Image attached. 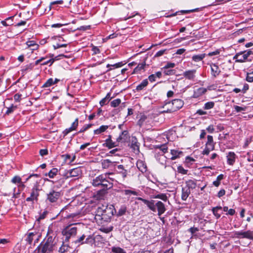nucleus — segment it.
<instances>
[{
    "instance_id": "de8ad7c7",
    "label": "nucleus",
    "mask_w": 253,
    "mask_h": 253,
    "mask_svg": "<svg viewBox=\"0 0 253 253\" xmlns=\"http://www.w3.org/2000/svg\"><path fill=\"white\" fill-rule=\"evenodd\" d=\"M214 149V146L210 147L208 146H206L204 149V150L203 151L202 154L203 155H208L209 154L211 151H212Z\"/></svg>"
},
{
    "instance_id": "dca6fc26",
    "label": "nucleus",
    "mask_w": 253,
    "mask_h": 253,
    "mask_svg": "<svg viewBox=\"0 0 253 253\" xmlns=\"http://www.w3.org/2000/svg\"><path fill=\"white\" fill-rule=\"evenodd\" d=\"M107 207L104 206H102V207H98L97 210V214L95 217V219L96 221L103 219V218L100 215V214H101L102 215H106L107 212Z\"/></svg>"
},
{
    "instance_id": "c756f323",
    "label": "nucleus",
    "mask_w": 253,
    "mask_h": 253,
    "mask_svg": "<svg viewBox=\"0 0 253 253\" xmlns=\"http://www.w3.org/2000/svg\"><path fill=\"white\" fill-rule=\"evenodd\" d=\"M148 84V79L143 80L142 82L136 86L135 90L137 91H140L143 90L145 87H146Z\"/></svg>"
},
{
    "instance_id": "f257e3e1",
    "label": "nucleus",
    "mask_w": 253,
    "mask_h": 253,
    "mask_svg": "<svg viewBox=\"0 0 253 253\" xmlns=\"http://www.w3.org/2000/svg\"><path fill=\"white\" fill-rule=\"evenodd\" d=\"M138 200H141L152 211L154 212L157 211L158 215L162 221H167V217H161L162 214H163L166 210L165 205L163 202L154 200H148L142 198H139Z\"/></svg>"
},
{
    "instance_id": "680f3d73",
    "label": "nucleus",
    "mask_w": 253,
    "mask_h": 253,
    "mask_svg": "<svg viewBox=\"0 0 253 253\" xmlns=\"http://www.w3.org/2000/svg\"><path fill=\"white\" fill-rule=\"evenodd\" d=\"M198 8L190 9V10H181L179 11V13L184 14H188L190 13L193 12L197 11H198Z\"/></svg>"
},
{
    "instance_id": "774afa93",
    "label": "nucleus",
    "mask_w": 253,
    "mask_h": 253,
    "mask_svg": "<svg viewBox=\"0 0 253 253\" xmlns=\"http://www.w3.org/2000/svg\"><path fill=\"white\" fill-rule=\"evenodd\" d=\"M175 66V64L174 63L172 62H168L167 63L166 65L163 68V69H169V68H172L174 67Z\"/></svg>"
},
{
    "instance_id": "09e8293b",
    "label": "nucleus",
    "mask_w": 253,
    "mask_h": 253,
    "mask_svg": "<svg viewBox=\"0 0 253 253\" xmlns=\"http://www.w3.org/2000/svg\"><path fill=\"white\" fill-rule=\"evenodd\" d=\"M34 68V64L33 63H30L29 64L26 65L24 66V67L22 69V71L23 72H26L29 70H32Z\"/></svg>"
},
{
    "instance_id": "a19ab883",
    "label": "nucleus",
    "mask_w": 253,
    "mask_h": 253,
    "mask_svg": "<svg viewBox=\"0 0 253 253\" xmlns=\"http://www.w3.org/2000/svg\"><path fill=\"white\" fill-rule=\"evenodd\" d=\"M155 199H160L164 202H167L168 200V198L166 194L161 193L155 195L154 197Z\"/></svg>"
},
{
    "instance_id": "f3484780",
    "label": "nucleus",
    "mask_w": 253,
    "mask_h": 253,
    "mask_svg": "<svg viewBox=\"0 0 253 253\" xmlns=\"http://www.w3.org/2000/svg\"><path fill=\"white\" fill-rule=\"evenodd\" d=\"M113 166H114L115 169L117 172L122 174L123 178H125L126 176L127 172V170L124 169L123 165H117L116 164H114Z\"/></svg>"
},
{
    "instance_id": "37998d69",
    "label": "nucleus",
    "mask_w": 253,
    "mask_h": 253,
    "mask_svg": "<svg viewBox=\"0 0 253 253\" xmlns=\"http://www.w3.org/2000/svg\"><path fill=\"white\" fill-rule=\"evenodd\" d=\"M121 151V149L119 148H115L114 149L109 152V153H106L105 156H111L112 155H114L115 156H119L120 154L118 153L119 152Z\"/></svg>"
},
{
    "instance_id": "f03ea898",
    "label": "nucleus",
    "mask_w": 253,
    "mask_h": 253,
    "mask_svg": "<svg viewBox=\"0 0 253 253\" xmlns=\"http://www.w3.org/2000/svg\"><path fill=\"white\" fill-rule=\"evenodd\" d=\"M49 229L47 232V236L45 239V243L43 245L38 247L39 253H51L57 249L58 239L54 234L49 235Z\"/></svg>"
},
{
    "instance_id": "39448f33",
    "label": "nucleus",
    "mask_w": 253,
    "mask_h": 253,
    "mask_svg": "<svg viewBox=\"0 0 253 253\" xmlns=\"http://www.w3.org/2000/svg\"><path fill=\"white\" fill-rule=\"evenodd\" d=\"M40 191L39 185L38 183H36L32 189L30 196L27 198L26 201L27 202H32V203L34 201H37L39 196Z\"/></svg>"
},
{
    "instance_id": "aec40b11",
    "label": "nucleus",
    "mask_w": 253,
    "mask_h": 253,
    "mask_svg": "<svg viewBox=\"0 0 253 253\" xmlns=\"http://www.w3.org/2000/svg\"><path fill=\"white\" fill-rule=\"evenodd\" d=\"M170 154L171 157L169 158L171 160H174L183 155V153L181 151L172 149L170 150Z\"/></svg>"
},
{
    "instance_id": "5701e85b",
    "label": "nucleus",
    "mask_w": 253,
    "mask_h": 253,
    "mask_svg": "<svg viewBox=\"0 0 253 253\" xmlns=\"http://www.w3.org/2000/svg\"><path fill=\"white\" fill-rule=\"evenodd\" d=\"M196 181H197V180L195 179L188 180V181H186L185 186L186 187H187V188H188L190 190L194 189L196 188V187L197 186Z\"/></svg>"
},
{
    "instance_id": "a18cd8bd",
    "label": "nucleus",
    "mask_w": 253,
    "mask_h": 253,
    "mask_svg": "<svg viewBox=\"0 0 253 253\" xmlns=\"http://www.w3.org/2000/svg\"><path fill=\"white\" fill-rule=\"evenodd\" d=\"M214 106V102L213 101H209L206 102L203 107L205 110H209L213 108Z\"/></svg>"
},
{
    "instance_id": "7ed1b4c3",
    "label": "nucleus",
    "mask_w": 253,
    "mask_h": 253,
    "mask_svg": "<svg viewBox=\"0 0 253 253\" xmlns=\"http://www.w3.org/2000/svg\"><path fill=\"white\" fill-rule=\"evenodd\" d=\"M113 179L108 174H100L93 179L92 184L94 187H100L102 190H107L113 187Z\"/></svg>"
},
{
    "instance_id": "2f4dec72",
    "label": "nucleus",
    "mask_w": 253,
    "mask_h": 253,
    "mask_svg": "<svg viewBox=\"0 0 253 253\" xmlns=\"http://www.w3.org/2000/svg\"><path fill=\"white\" fill-rule=\"evenodd\" d=\"M109 126L106 125H102L101 126L98 128L94 130V134L95 135L99 134L102 132H105L108 128Z\"/></svg>"
},
{
    "instance_id": "f704fd0d",
    "label": "nucleus",
    "mask_w": 253,
    "mask_h": 253,
    "mask_svg": "<svg viewBox=\"0 0 253 253\" xmlns=\"http://www.w3.org/2000/svg\"><path fill=\"white\" fill-rule=\"evenodd\" d=\"M224 175L223 174L218 175L215 181H213L212 184L215 187H218L220 184V181L223 179Z\"/></svg>"
},
{
    "instance_id": "4d7b16f0",
    "label": "nucleus",
    "mask_w": 253,
    "mask_h": 253,
    "mask_svg": "<svg viewBox=\"0 0 253 253\" xmlns=\"http://www.w3.org/2000/svg\"><path fill=\"white\" fill-rule=\"evenodd\" d=\"M12 183H19L21 182V178L17 175L14 176L11 180Z\"/></svg>"
},
{
    "instance_id": "412c9836",
    "label": "nucleus",
    "mask_w": 253,
    "mask_h": 253,
    "mask_svg": "<svg viewBox=\"0 0 253 253\" xmlns=\"http://www.w3.org/2000/svg\"><path fill=\"white\" fill-rule=\"evenodd\" d=\"M207 91V88L204 87H199L194 91L192 97L194 98H197L199 96L205 94Z\"/></svg>"
},
{
    "instance_id": "3c124183",
    "label": "nucleus",
    "mask_w": 253,
    "mask_h": 253,
    "mask_svg": "<svg viewBox=\"0 0 253 253\" xmlns=\"http://www.w3.org/2000/svg\"><path fill=\"white\" fill-rule=\"evenodd\" d=\"M16 109H17V106L12 104L9 107L7 108L5 114L9 115L10 114L12 113Z\"/></svg>"
},
{
    "instance_id": "393cba45",
    "label": "nucleus",
    "mask_w": 253,
    "mask_h": 253,
    "mask_svg": "<svg viewBox=\"0 0 253 253\" xmlns=\"http://www.w3.org/2000/svg\"><path fill=\"white\" fill-rule=\"evenodd\" d=\"M99 226L100 227L98 228V229L101 231L106 233H108L111 232L113 229V226L112 225L108 226L105 224H102L101 225H99Z\"/></svg>"
},
{
    "instance_id": "cd10ccee",
    "label": "nucleus",
    "mask_w": 253,
    "mask_h": 253,
    "mask_svg": "<svg viewBox=\"0 0 253 253\" xmlns=\"http://www.w3.org/2000/svg\"><path fill=\"white\" fill-rule=\"evenodd\" d=\"M146 59L141 63L138 64V65L134 69L133 73L137 74L139 73L142 70L144 69L146 66Z\"/></svg>"
},
{
    "instance_id": "864d4df0",
    "label": "nucleus",
    "mask_w": 253,
    "mask_h": 253,
    "mask_svg": "<svg viewBox=\"0 0 253 253\" xmlns=\"http://www.w3.org/2000/svg\"><path fill=\"white\" fill-rule=\"evenodd\" d=\"M79 125V119L76 118L74 122L72 124L71 126L70 127L72 130H75L77 129Z\"/></svg>"
},
{
    "instance_id": "8fccbe9b",
    "label": "nucleus",
    "mask_w": 253,
    "mask_h": 253,
    "mask_svg": "<svg viewBox=\"0 0 253 253\" xmlns=\"http://www.w3.org/2000/svg\"><path fill=\"white\" fill-rule=\"evenodd\" d=\"M111 251L113 253H126L124 249L120 247H113Z\"/></svg>"
},
{
    "instance_id": "5fc2aeb1",
    "label": "nucleus",
    "mask_w": 253,
    "mask_h": 253,
    "mask_svg": "<svg viewBox=\"0 0 253 253\" xmlns=\"http://www.w3.org/2000/svg\"><path fill=\"white\" fill-rule=\"evenodd\" d=\"M168 147L167 146V143L163 144L161 145V148L159 150L161 151L162 154H164L168 152Z\"/></svg>"
},
{
    "instance_id": "9d476101",
    "label": "nucleus",
    "mask_w": 253,
    "mask_h": 253,
    "mask_svg": "<svg viewBox=\"0 0 253 253\" xmlns=\"http://www.w3.org/2000/svg\"><path fill=\"white\" fill-rule=\"evenodd\" d=\"M47 218L48 220H52L55 219V216H52V213L47 211H44L42 213L40 214L39 217L36 221H40L41 220H43Z\"/></svg>"
},
{
    "instance_id": "7c9ffc66",
    "label": "nucleus",
    "mask_w": 253,
    "mask_h": 253,
    "mask_svg": "<svg viewBox=\"0 0 253 253\" xmlns=\"http://www.w3.org/2000/svg\"><path fill=\"white\" fill-rule=\"evenodd\" d=\"M58 172V170L57 168H53L48 172L45 173L44 175L47 176L50 178H53L57 175Z\"/></svg>"
},
{
    "instance_id": "0eeeda50",
    "label": "nucleus",
    "mask_w": 253,
    "mask_h": 253,
    "mask_svg": "<svg viewBox=\"0 0 253 253\" xmlns=\"http://www.w3.org/2000/svg\"><path fill=\"white\" fill-rule=\"evenodd\" d=\"M46 201H48L49 202L53 203H55L59 199L61 193L60 192L56 191L54 190H51L49 193L46 195Z\"/></svg>"
},
{
    "instance_id": "e2e57ef3",
    "label": "nucleus",
    "mask_w": 253,
    "mask_h": 253,
    "mask_svg": "<svg viewBox=\"0 0 253 253\" xmlns=\"http://www.w3.org/2000/svg\"><path fill=\"white\" fill-rule=\"evenodd\" d=\"M16 188H14L13 189L14 193L13 194L12 198H14V199L18 198L19 197V195L20 194V193H21L20 189H18L17 192H16Z\"/></svg>"
},
{
    "instance_id": "c85d7f7f",
    "label": "nucleus",
    "mask_w": 253,
    "mask_h": 253,
    "mask_svg": "<svg viewBox=\"0 0 253 253\" xmlns=\"http://www.w3.org/2000/svg\"><path fill=\"white\" fill-rule=\"evenodd\" d=\"M104 240L102 236L97 235L93 237V243L95 246H99L104 243Z\"/></svg>"
},
{
    "instance_id": "ea45409f",
    "label": "nucleus",
    "mask_w": 253,
    "mask_h": 253,
    "mask_svg": "<svg viewBox=\"0 0 253 253\" xmlns=\"http://www.w3.org/2000/svg\"><path fill=\"white\" fill-rule=\"evenodd\" d=\"M167 159V157L165 156L163 154H160L159 156H158L157 157V161L162 165L166 164Z\"/></svg>"
},
{
    "instance_id": "69168bd1",
    "label": "nucleus",
    "mask_w": 253,
    "mask_h": 253,
    "mask_svg": "<svg viewBox=\"0 0 253 253\" xmlns=\"http://www.w3.org/2000/svg\"><path fill=\"white\" fill-rule=\"evenodd\" d=\"M67 46V43H63V44H60L59 43H57L56 44L53 45V48L54 49H57L58 48H61V47H65Z\"/></svg>"
},
{
    "instance_id": "4c0bfd02",
    "label": "nucleus",
    "mask_w": 253,
    "mask_h": 253,
    "mask_svg": "<svg viewBox=\"0 0 253 253\" xmlns=\"http://www.w3.org/2000/svg\"><path fill=\"white\" fill-rule=\"evenodd\" d=\"M121 192L122 193H124L125 195H134V196H137L138 195V193L135 191V190H127V189H125V190H121Z\"/></svg>"
},
{
    "instance_id": "58836bf2",
    "label": "nucleus",
    "mask_w": 253,
    "mask_h": 253,
    "mask_svg": "<svg viewBox=\"0 0 253 253\" xmlns=\"http://www.w3.org/2000/svg\"><path fill=\"white\" fill-rule=\"evenodd\" d=\"M93 125L92 124H86L84 125L81 129L80 130L77 132L76 134L81 133L85 132L87 129L91 127Z\"/></svg>"
},
{
    "instance_id": "338daca9",
    "label": "nucleus",
    "mask_w": 253,
    "mask_h": 253,
    "mask_svg": "<svg viewBox=\"0 0 253 253\" xmlns=\"http://www.w3.org/2000/svg\"><path fill=\"white\" fill-rule=\"evenodd\" d=\"M91 50L93 51V55L99 54L101 52L100 50L97 46H95L94 45L92 47Z\"/></svg>"
},
{
    "instance_id": "a211bd4d",
    "label": "nucleus",
    "mask_w": 253,
    "mask_h": 253,
    "mask_svg": "<svg viewBox=\"0 0 253 253\" xmlns=\"http://www.w3.org/2000/svg\"><path fill=\"white\" fill-rule=\"evenodd\" d=\"M127 209V208L126 205H122L120 206L118 211L115 209H114V211L116 216L119 217L125 215L126 212L129 213Z\"/></svg>"
},
{
    "instance_id": "e433bc0d",
    "label": "nucleus",
    "mask_w": 253,
    "mask_h": 253,
    "mask_svg": "<svg viewBox=\"0 0 253 253\" xmlns=\"http://www.w3.org/2000/svg\"><path fill=\"white\" fill-rule=\"evenodd\" d=\"M37 234V232H30L27 234V237L26 239V241L31 245L33 241L34 236Z\"/></svg>"
},
{
    "instance_id": "20e7f679",
    "label": "nucleus",
    "mask_w": 253,
    "mask_h": 253,
    "mask_svg": "<svg viewBox=\"0 0 253 253\" xmlns=\"http://www.w3.org/2000/svg\"><path fill=\"white\" fill-rule=\"evenodd\" d=\"M77 229L75 227H72L71 225L66 226L62 231V234L65 236V242H68L72 236L76 235Z\"/></svg>"
},
{
    "instance_id": "052dcab7",
    "label": "nucleus",
    "mask_w": 253,
    "mask_h": 253,
    "mask_svg": "<svg viewBox=\"0 0 253 253\" xmlns=\"http://www.w3.org/2000/svg\"><path fill=\"white\" fill-rule=\"evenodd\" d=\"M234 108L235 109V110L236 111V112H241L242 111H245L246 110V107H241L237 105H235L234 106Z\"/></svg>"
},
{
    "instance_id": "bb28decb",
    "label": "nucleus",
    "mask_w": 253,
    "mask_h": 253,
    "mask_svg": "<svg viewBox=\"0 0 253 253\" xmlns=\"http://www.w3.org/2000/svg\"><path fill=\"white\" fill-rule=\"evenodd\" d=\"M61 57H65V56L64 54H59L55 56L54 58L50 59L48 60L41 63V65H45L49 63V66H51L55 60L60 59Z\"/></svg>"
},
{
    "instance_id": "c9c22d12",
    "label": "nucleus",
    "mask_w": 253,
    "mask_h": 253,
    "mask_svg": "<svg viewBox=\"0 0 253 253\" xmlns=\"http://www.w3.org/2000/svg\"><path fill=\"white\" fill-rule=\"evenodd\" d=\"M222 207L220 206H217L213 207L212 209V211L213 214L217 217V218L220 217V213H219L220 211H221Z\"/></svg>"
},
{
    "instance_id": "423d86ee",
    "label": "nucleus",
    "mask_w": 253,
    "mask_h": 253,
    "mask_svg": "<svg viewBox=\"0 0 253 253\" xmlns=\"http://www.w3.org/2000/svg\"><path fill=\"white\" fill-rule=\"evenodd\" d=\"M172 108L168 109L167 112L172 113L176 111L182 107L184 105V101L180 99H175L172 100Z\"/></svg>"
},
{
    "instance_id": "473e14b6",
    "label": "nucleus",
    "mask_w": 253,
    "mask_h": 253,
    "mask_svg": "<svg viewBox=\"0 0 253 253\" xmlns=\"http://www.w3.org/2000/svg\"><path fill=\"white\" fill-rule=\"evenodd\" d=\"M124 65V64L123 63V62H118L117 63H115L114 64H108L106 66V67L107 68H109V67H113L112 68H109V69H108L106 72H109L111 70H112L113 69H115V68H120L121 67H122L123 65Z\"/></svg>"
},
{
    "instance_id": "72a5a7b5",
    "label": "nucleus",
    "mask_w": 253,
    "mask_h": 253,
    "mask_svg": "<svg viewBox=\"0 0 253 253\" xmlns=\"http://www.w3.org/2000/svg\"><path fill=\"white\" fill-rule=\"evenodd\" d=\"M206 56V54H201L198 55H194L192 57V59L194 62H199L202 61Z\"/></svg>"
},
{
    "instance_id": "b1692460",
    "label": "nucleus",
    "mask_w": 253,
    "mask_h": 253,
    "mask_svg": "<svg viewBox=\"0 0 253 253\" xmlns=\"http://www.w3.org/2000/svg\"><path fill=\"white\" fill-rule=\"evenodd\" d=\"M191 193V190L184 186L182 188L181 199L183 201H186Z\"/></svg>"
},
{
    "instance_id": "a878e982",
    "label": "nucleus",
    "mask_w": 253,
    "mask_h": 253,
    "mask_svg": "<svg viewBox=\"0 0 253 253\" xmlns=\"http://www.w3.org/2000/svg\"><path fill=\"white\" fill-rule=\"evenodd\" d=\"M116 162H112L109 159L103 160L102 161L101 164L103 169H107L111 166H113L114 164H117Z\"/></svg>"
},
{
    "instance_id": "2eb2a0df",
    "label": "nucleus",
    "mask_w": 253,
    "mask_h": 253,
    "mask_svg": "<svg viewBox=\"0 0 253 253\" xmlns=\"http://www.w3.org/2000/svg\"><path fill=\"white\" fill-rule=\"evenodd\" d=\"M112 136L108 135V138L105 140V142L102 144L103 147H107L108 149H112L118 146L116 142H113L112 139Z\"/></svg>"
},
{
    "instance_id": "79ce46f5",
    "label": "nucleus",
    "mask_w": 253,
    "mask_h": 253,
    "mask_svg": "<svg viewBox=\"0 0 253 253\" xmlns=\"http://www.w3.org/2000/svg\"><path fill=\"white\" fill-rule=\"evenodd\" d=\"M214 145L215 143L213 142L212 136L210 135H208L207 141L206 143V145L210 147H212L214 146Z\"/></svg>"
},
{
    "instance_id": "4468645a",
    "label": "nucleus",
    "mask_w": 253,
    "mask_h": 253,
    "mask_svg": "<svg viewBox=\"0 0 253 253\" xmlns=\"http://www.w3.org/2000/svg\"><path fill=\"white\" fill-rule=\"evenodd\" d=\"M248 57L244 53V51H240L237 53L233 57V59L235 60L236 62H244L247 59Z\"/></svg>"
},
{
    "instance_id": "9b49d317",
    "label": "nucleus",
    "mask_w": 253,
    "mask_h": 253,
    "mask_svg": "<svg viewBox=\"0 0 253 253\" xmlns=\"http://www.w3.org/2000/svg\"><path fill=\"white\" fill-rule=\"evenodd\" d=\"M210 67L211 69V75L213 78H216L221 73V70L218 66V65L216 63H211L210 64Z\"/></svg>"
},
{
    "instance_id": "f8f14e48",
    "label": "nucleus",
    "mask_w": 253,
    "mask_h": 253,
    "mask_svg": "<svg viewBox=\"0 0 253 253\" xmlns=\"http://www.w3.org/2000/svg\"><path fill=\"white\" fill-rule=\"evenodd\" d=\"M227 163L228 165L233 166L238 157L234 152H229L227 154Z\"/></svg>"
},
{
    "instance_id": "6e6552de",
    "label": "nucleus",
    "mask_w": 253,
    "mask_h": 253,
    "mask_svg": "<svg viewBox=\"0 0 253 253\" xmlns=\"http://www.w3.org/2000/svg\"><path fill=\"white\" fill-rule=\"evenodd\" d=\"M238 238H247L253 240V231H238L235 233Z\"/></svg>"
},
{
    "instance_id": "6e6d98bb",
    "label": "nucleus",
    "mask_w": 253,
    "mask_h": 253,
    "mask_svg": "<svg viewBox=\"0 0 253 253\" xmlns=\"http://www.w3.org/2000/svg\"><path fill=\"white\" fill-rule=\"evenodd\" d=\"M69 248L68 245L63 244L62 246L59 248V252L60 253H64L67 252Z\"/></svg>"
},
{
    "instance_id": "ddd939ff",
    "label": "nucleus",
    "mask_w": 253,
    "mask_h": 253,
    "mask_svg": "<svg viewBox=\"0 0 253 253\" xmlns=\"http://www.w3.org/2000/svg\"><path fill=\"white\" fill-rule=\"evenodd\" d=\"M129 138L128 131L126 130L122 131L119 136L117 138V142L125 143Z\"/></svg>"
},
{
    "instance_id": "bf43d9fd",
    "label": "nucleus",
    "mask_w": 253,
    "mask_h": 253,
    "mask_svg": "<svg viewBox=\"0 0 253 253\" xmlns=\"http://www.w3.org/2000/svg\"><path fill=\"white\" fill-rule=\"evenodd\" d=\"M246 80L248 82H253V71L248 73L246 76Z\"/></svg>"
},
{
    "instance_id": "0e129e2a",
    "label": "nucleus",
    "mask_w": 253,
    "mask_h": 253,
    "mask_svg": "<svg viewBox=\"0 0 253 253\" xmlns=\"http://www.w3.org/2000/svg\"><path fill=\"white\" fill-rule=\"evenodd\" d=\"M26 44L28 48H30L31 46H36L37 43L34 41H28L26 42Z\"/></svg>"
},
{
    "instance_id": "49530a36",
    "label": "nucleus",
    "mask_w": 253,
    "mask_h": 253,
    "mask_svg": "<svg viewBox=\"0 0 253 253\" xmlns=\"http://www.w3.org/2000/svg\"><path fill=\"white\" fill-rule=\"evenodd\" d=\"M54 83L53 82V79L52 78H49L48 79L46 82L42 85V87H48L50 86H51L52 85H53Z\"/></svg>"
},
{
    "instance_id": "4be33fe9",
    "label": "nucleus",
    "mask_w": 253,
    "mask_h": 253,
    "mask_svg": "<svg viewBox=\"0 0 253 253\" xmlns=\"http://www.w3.org/2000/svg\"><path fill=\"white\" fill-rule=\"evenodd\" d=\"M81 173H82L81 170L79 168L70 169L68 172V174H69L68 176H70V177L79 176L81 174Z\"/></svg>"
},
{
    "instance_id": "1a4fd4ad",
    "label": "nucleus",
    "mask_w": 253,
    "mask_h": 253,
    "mask_svg": "<svg viewBox=\"0 0 253 253\" xmlns=\"http://www.w3.org/2000/svg\"><path fill=\"white\" fill-rule=\"evenodd\" d=\"M196 70L195 69L188 70L184 71L182 76L186 79L194 82L196 78Z\"/></svg>"
},
{
    "instance_id": "13d9d810",
    "label": "nucleus",
    "mask_w": 253,
    "mask_h": 253,
    "mask_svg": "<svg viewBox=\"0 0 253 253\" xmlns=\"http://www.w3.org/2000/svg\"><path fill=\"white\" fill-rule=\"evenodd\" d=\"M177 171L178 173H180L182 174H187L188 170L185 169L182 166H179L177 167Z\"/></svg>"
},
{
    "instance_id": "c03bdc74",
    "label": "nucleus",
    "mask_w": 253,
    "mask_h": 253,
    "mask_svg": "<svg viewBox=\"0 0 253 253\" xmlns=\"http://www.w3.org/2000/svg\"><path fill=\"white\" fill-rule=\"evenodd\" d=\"M121 104V100L120 98H117L112 101L110 103V105L112 107L116 108Z\"/></svg>"
},
{
    "instance_id": "603ef678",
    "label": "nucleus",
    "mask_w": 253,
    "mask_h": 253,
    "mask_svg": "<svg viewBox=\"0 0 253 253\" xmlns=\"http://www.w3.org/2000/svg\"><path fill=\"white\" fill-rule=\"evenodd\" d=\"M164 69V73L166 75H173L175 73V70L174 69Z\"/></svg>"
},
{
    "instance_id": "6ab92c4d",
    "label": "nucleus",
    "mask_w": 253,
    "mask_h": 253,
    "mask_svg": "<svg viewBox=\"0 0 253 253\" xmlns=\"http://www.w3.org/2000/svg\"><path fill=\"white\" fill-rule=\"evenodd\" d=\"M136 166L139 170L142 173L146 172L147 170L146 164L142 160H139L137 161Z\"/></svg>"
}]
</instances>
